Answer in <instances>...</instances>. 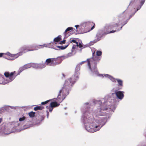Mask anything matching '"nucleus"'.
I'll return each mask as SVG.
<instances>
[{"mask_svg": "<svg viewBox=\"0 0 146 146\" xmlns=\"http://www.w3.org/2000/svg\"><path fill=\"white\" fill-rule=\"evenodd\" d=\"M62 36L61 35H59L57 37L55 38L54 39V42H58L59 41H60L61 39Z\"/></svg>", "mask_w": 146, "mask_h": 146, "instance_id": "nucleus-20", "label": "nucleus"}, {"mask_svg": "<svg viewBox=\"0 0 146 146\" xmlns=\"http://www.w3.org/2000/svg\"><path fill=\"white\" fill-rule=\"evenodd\" d=\"M62 75L63 76H64V77H65V76L64 74H62Z\"/></svg>", "mask_w": 146, "mask_h": 146, "instance_id": "nucleus-40", "label": "nucleus"}, {"mask_svg": "<svg viewBox=\"0 0 146 146\" xmlns=\"http://www.w3.org/2000/svg\"><path fill=\"white\" fill-rule=\"evenodd\" d=\"M27 51H32L36 50V47L32 46H26Z\"/></svg>", "mask_w": 146, "mask_h": 146, "instance_id": "nucleus-16", "label": "nucleus"}, {"mask_svg": "<svg viewBox=\"0 0 146 146\" xmlns=\"http://www.w3.org/2000/svg\"><path fill=\"white\" fill-rule=\"evenodd\" d=\"M76 48V46L75 45H73V46L72 47V49L74 50L75 48Z\"/></svg>", "mask_w": 146, "mask_h": 146, "instance_id": "nucleus-34", "label": "nucleus"}, {"mask_svg": "<svg viewBox=\"0 0 146 146\" xmlns=\"http://www.w3.org/2000/svg\"><path fill=\"white\" fill-rule=\"evenodd\" d=\"M21 51L16 54H12L9 52L7 54L9 55V56L11 57V58L10 59V60H14L15 59L18 58L20 56L22 55L23 53H25L27 52L28 51H27L26 46L22 47L21 48Z\"/></svg>", "mask_w": 146, "mask_h": 146, "instance_id": "nucleus-5", "label": "nucleus"}, {"mask_svg": "<svg viewBox=\"0 0 146 146\" xmlns=\"http://www.w3.org/2000/svg\"><path fill=\"white\" fill-rule=\"evenodd\" d=\"M77 46L78 47L79 46L80 48H82L83 46L80 43L79 44H78V46Z\"/></svg>", "mask_w": 146, "mask_h": 146, "instance_id": "nucleus-33", "label": "nucleus"}, {"mask_svg": "<svg viewBox=\"0 0 146 146\" xmlns=\"http://www.w3.org/2000/svg\"><path fill=\"white\" fill-rule=\"evenodd\" d=\"M44 109V107L42 106H38L35 107L34 108V110L36 111L38 110H41Z\"/></svg>", "mask_w": 146, "mask_h": 146, "instance_id": "nucleus-19", "label": "nucleus"}, {"mask_svg": "<svg viewBox=\"0 0 146 146\" xmlns=\"http://www.w3.org/2000/svg\"><path fill=\"white\" fill-rule=\"evenodd\" d=\"M117 81L118 83V86H120L122 87L123 86V81L119 79H117Z\"/></svg>", "mask_w": 146, "mask_h": 146, "instance_id": "nucleus-23", "label": "nucleus"}, {"mask_svg": "<svg viewBox=\"0 0 146 146\" xmlns=\"http://www.w3.org/2000/svg\"><path fill=\"white\" fill-rule=\"evenodd\" d=\"M102 54V52L100 50L97 51L96 52V56H101Z\"/></svg>", "mask_w": 146, "mask_h": 146, "instance_id": "nucleus-26", "label": "nucleus"}, {"mask_svg": "<svg viewBox=\"0 0 146 146\" xmlns=\"http://www.w3.org/2000/svg\"><path fill=\"white\" fill-rule=\"evenodd\" d=\"M108 110V108H103L102 107H101L100 110L99 111H103L106 110Z\"/></svg>", "mask_w": 146, "mask_h": 146, "instance_id": "nucleus-28", "label": "nucleus"}, {"mask_svg": "<svg viewBox=\"0 0 146 146\" xmlns=\"http://www.w3.org/2000/svg\"><path fill=\"white\" fill-rule=\"evenodd\" d=\"M78 78V76L74 75L65 81L62 88L66 92V95L68 94L69 88L75 83Z\"/></svg>", "mask_w": 146, "mask_h": 146, "instance_id": "nucleus-2", "label": "nucleus"}, {"mask_svg": "<svg viewBox=\"0 0 146 146\" xmlns=\"http://www.w3.org/2000/svg\"><path fill=\"white\" fill-rule=\"evenodd\" d=\"M8 52H8L6 54L3 53H0V57H2L3 56L4 57H5V58H7V56H9L7 54Z\"/></svg>", "mask_w": 146, "mask_h": 146, "instance_id": "nucleus-24", "label": "nucleus"}, {"mask_svg": "<svg viewBox=\"0 0 146 146\" xmlns=\"http://www.w3.org/2000/svg\"><path fill=\"white\" fill-rule=\"evenodd\" d=\"M86 62V61H82V62H80V65H82V64H83L85 62Z\"/></svg>", "mask_w": 146, "mask_h": 146, "instance_id": "nucleus-35", "label": "nucleus"}, {"mask_svg": "<svg viewBox=\"0 0 146 146\" xmlns=\"http://www.w3.org/2000/svg\"><path fill=\"white\" fill-rule=\"evenodd\" d=\"M76 73L77 74L78 73H78H77L76 72V73H75V75L76 74Z\"/></svg>", "mask_w": 146, "mask_h": 146, "instance_id": "nucleus-41", "label": "nucleus"}, {"mask_svg": "<svg viewBox=\"0 0 146 146\" xmlns=\"http://www.w3.org/2000/svg\"><path fill=\"white\" fill-rule=\"evenodd\" d=\"M73 31V28L71 27H69L66 29L64 32V34L66 36L71 31L72 32Z\"/></svg>", "mask_w": 146, "mask_h": 146, "instance_id": "nucleus-14", "label": "nucleus"}, {"mask_svg": "<svg viewBox=\"0 0 146 146\" xmlns=\"http://www.w3.org/2000/svg\"><path fill=\"white\" fill-rule=\"evenodd\" d=\"M106 76H108L109 78H110L112 82H116V81H117V79H115L113 78V77L111 76H109V75L107 74L106 75Z\"/></svg>", "mask_w": 146, "mask_h": 146, "instance_id": "nucleus-21", "label": "nucleus"}, {"mask_svg": "<svg viewBox=\"0 0 146 146\" xmlns=\"http://www.w3.org/2000/svg\"><path fill=\"white\" fill-rule=\"evenodd\" d=\"M26 119V117L25 116H23L22 117H20L19 118V121H24Z\"/></svg>", "mask_w": 146, "mask_h": 146, "instance_id": "nucleus-29", "label": "nucleus"}, {"mask_svg": "<svg viewBox=\"0 0 146 146\" xmlns=\"http://www.w3.org/2000/svg\"><path fill=\"white\" fill-rule=\"evenodd\" d=\"M119 25L117 23L113 24L112 25H107L105 27V31H106L105 34L114 33L119 30L117 29Z\"/></svg>", "mask_w": 146, "mask_h": 146, "instance_id": "nucleus-4", "label": "nucleus"}, {"mask_svg": "<svg viewBox=\"0 0 146 146\" xmlns=\"http://www.w3.org/2000/svg\"><path fill=\"white\" fill-rule=\"evenodd\" d=\"M141 1L140 2V4L141 5V6L143 5V4L144 3L145 1V0H141Z\"/></svg>", "mask_w": 146, "mask_h": 146, "instance_id": "nucleus-31", "label": "nucleus"}, {"mask_svg": "<svg viewBox=\"0 0 146 146\" xmlns=\"http://www.w3.org/2000/svg\"><path fill=\"white\" fill-rule=\"evenodd\" d=\"M69 44H68V45L65 46H58L57 47L61 50H63L66 48H67V47L68 46Z\"/></svg>", "mask_w": 146, "mask_h": 146, "instance_id": "nucleus-25", "label": "nucleus"}, {"mask_svg": "<svg viewBox=\"0 0 146 146\" xmlns=\"http://www.w3.org/2000/svg\"><path fill=\"white\" fill-rule=\"evenodd\" d=\"M15 74V71L11 72L10 73L9 72H5L4 73L5 76L7 78H9L7 81H5L3 76H0V84H5L7 83L12 81L15 78L16 75Z\"/></svg>", "mask_w": 146, "mask_h": 146, "instance_id": "nucleus-3", "label": "nucleus"}, {"mask_svg": "<svg viewBox=\"0 0 146 146\" xmlns=\"http://www.w3.org/2000/svg\"><path fill=\"white\" fill-rule=\"evenodd\" d=\"M60 105V104H58L56 102H52L49 106H47L46 108L47 109H49L50 112H51L53 110L54 108Z\"/></svg>", "mask_w": 146, "mask_h": 146, "instance_id": "nucleus-9", "label": "nucleus"}, {"mask_svg": "<svg viewBox=\"0 0 146 146\" xmlns=\"http://www.w3.org/2000/svg\"><path fill=\"white\" fill-rule=\"evenodd\" d=\"M128 13L127 10H125L121 15V16L119 19V20L121 19L122 21L121 22V24L123 26L126 24L129 20L132 17V16L134 15V13L132 15H130L129 18L127 19L126 18V16L127 15Z\"/></svg>", "mask_w": 146, "mask_h": 146, "instance_id": "nucleus-6", "label": "nucleus"}, {"mask_svg": "<svg viewBox=\"0 0 146 146\" xmlns=\"http://www.w3.org/2000/svg\"><path fill=\"white\" fill-rule=\"evenodd\" d=\"M35 112L33 111H31L29 113L28 115L30 117L33 118L35 117Z\"/></svg>", "mask_w": 146, "mask_h": 146, "instance_id": "nucleus-22", "label": "nucleus"}, {"mask_svg": "<svg viewBox=\"0 0 146 146\" xmlns=\"http://www.w3.org/2000/svg\"><path fill=\"white\" fill-rule=\"evenodd\" d=\"M47 117H48V114H49V112L48 111H47Z\"/></svg>", "mask_w": 146, "mask_h": 146, "instance_id": "nucleus-39", "label": "nucleus"}, {"mask_svg": "<svg viewBox=\"0 0 146 146\" xmlns=\"http://www.w3.org/2000/svg\"><path fill=\"white\" fill-rule=\"evenodd\" d=\"M77 69V70H80V67L79 66H77L76 67V69Z\"/></svg>", "mask_w": 146, "mask_h": 146, "instance_id": "nucleus-36", "label": "nucleus"}, {"mask_svg": "<svg viewBox=\"0 0 146 146\" xmlns=\"http://www.w3.org/2000/svg\"><path fill=\"white\" fill-rule=\"evenodd\" d=\"M52 66H55L60 64L62 60V57H58L56 58H52Z\"/></svg>", "mask_w": 146, "mask_h": 146, "instance_id": "nucleus-10", "label": "nucleus"}, {"mask_svg": "<svg viewBox=\"0 0 146 146\" xmlns=\"http://www.w3.org/2000/svg\"><path fill=\"white\" fill-rule=\"evenodd\" d=\"M50 101V100H47L45 102H41V104L42 105H45V104H47V103H48Z\"/></svg>", "mask_w": 146, "mask_h": 146, "instance_id": "nucleus-30", "label": "nucleus"}, {"mask_svg": "<svg viewBox=\"0 0 146 146\" xmlns=\"http://www.w3.org/2000/svg\"><path fill=\"white\" fill-rule=\"evenodd\" d=\"M96 39L91 42V43L92 44H94L101 39V37L100 34H97L96 35Z\"/></svg>", "mask_w": 146, "mask_h": 146, "instance_id": "nucleus-15", "label": "nucleus"}, {"mask_svg": "<svg viewBox=\"0 0 146 146\" xmlns=\"http://www.w3.org/2000/svg\"><path fill=\"white\" fill-rule=\"evenodd\" d=\"M31 67L34 68V63H29L24 65L23 66L20 68L19 71L20 72H21L23 70L29 68Z\"/></svg>", "mask_w": 146, "mask_h": 146, "instance_id": "nucleus-11", "label": "nucleus"}, {"mask_svg": "<svg viewBox=\"0 0 146 146\" xmlns=\"http://www.w3.org/2000/svg\"><path fill=\"white\" fill-rule=\"evenodd\" d=\"M79 26V25H76L75 27L77 28Z\"/></svg>", "mask_w": 146, "mask_h": 146, "instance_id": "nucleus-37", "label": "nucleus"}, {"mask_svg": "<svg viewBox=\"0 0 146 146\" xmlns=\"http://www.w3.org/2000/svg\"><path fill=\"white\" fill-rule=\"evenodd\" d=\"M2 121V119L1 118H0V123Z\"/></svg>", "mask_w": 146, "mask_h": 146, "instance_id": "nucleus-38", "label": "nucleus"}, {"mask_svg": "<svg viewBox=\"0 0 146 146\" xmlns=\"http://www.w3.org/2000/svg\"><path fill=\"white\" fill-rule=\"evenodd\" d=\"M82 25L83 27H85L86 29H89L88 32H89L93 29L95 26V25L94 23L90 22L84 23Z\"/></svg>", "mask_w": 146, "mask_h": 146, "instance_id": "nucleus-7", "label": "nucleus"}, {"mask_svg": "<svg viewBox=\"0 0 146 146\" xmlns=\"http://www.w3.org/2000/svg\"><path fill=\"white\" fill-rule=\"evenodd\" d=\"M66 40H63V41H61L60 42V44H64L65 43Z\"/></svg>", "mask_w": 146, "mask_h": 146, "instance_id": "nucleus-32", "label": "nucleus"}, {"mask_svg": "<svg viewBox=\"0 0 146 146\" xmlns=\"http://www.w3.org/2000/svg\"><path fill=\"white\" fill-rule=\"evenodd\" d=\"M101 128V127H100V125H95L93 127V128L94 129L93 131H91L92 132H96L99 130Z\"/></svg>", "mask_w": 146, "mask_h": 146, "instance_id": "nucleus-18", "label": "nucleus"}, {"mask_svg": "<svg viewBox=\"0 0 146 146\" xmlns=\"http://www.w3.org/2000/svg\"><path fill=\"white\" fill-rule=\"evenodd\" d=\"M66 92L62 88L60 90L59 94L57 97V98L58 100L60 102H62L64 100L66 96L68 95H66Z\"/></svg>", "mask_w": 146, "mask_h": 146, "instance_id": "nucleus-8", "label": "nucleus"}, {"mask_svg": "<svg viewBox=\"0 0 146 146\" xmlns=\"http://www.w3.org/2000/svg\"><path fill=\"white\" fill-rule=\"evenodd\" d=\"M123 92L121 91H115V94L117 98L120 99L122 100L124 97Z\"/></svg>", "mask_w": 146, "mask_h": 146, "instance_id": "nucleus-12", "label": "nucleus"}, {"mask_svg": "<svg viewBox=\"0 0 146 146\" xmlns=\"http://www.w3.org/2000/svg\"><path fill=\"white\" fill-rule=\"evenodd\" d=\"M72 42H73L74 43H75L77 46H78V42H77L74 39L71 40V39H70V43H72Z\"/></svg>", "mask_w": 146, "mask_h": 146, "instance_id": "nucleus-27", "label": "nucleus"}, {"mask_svg": "<svg viewBox=\"0 0 146 146\" xmlns=\"http://www.w3.org/2000/svg\"><path fill=\"white\" fill-rule=\"evenodd\" d=\"M52 58H48L46 60V63L47 65L52 66Z\"/></svg>", "mask_w": 146, "mask_h": 146, "instance_id": "nucleus-17", "label": "nucleus"}, {"mask_svg": "<svg viewBox=\"0 0 146 146\" xmlns=\"http://www.w3.org/2000/svg\"><path fill=\"white\" fill-rule=\"evenodd\" d=\"M46 66L45 64L44 63H34V68H36L42 69L44 68Z\"/></svg>", "mask_w": 146, "mask_h": 146, "instance_id": "nucleus-13", "label": "nucleus"}, {"mask_svg": "<svg viewBox=\"0 0 146 146\" xmlns=\"http://www.w3.org/2000/svg\"><path fill=\"white\" fill-rule=\"evenodd\" d=\"M95 51L92 54V57L90 59H88L86 61L89 69L93 72L97 71V64L101 59V57L94 54Z\"/></svg>", "mask_w": 146, "mask_h": 146, "instance_id": "nucleus-1", "label": "nucleus"}, {"mask_svg": "<svg viewBox=\"0 0 146 146\" xmlns=\"http://www.w3.org/2000/svg\"><path fill=\"white\" fill-rule=\"evenodd\" d=\"M121 89V88H119V89H118V90H119V89Z\"/></svg>", "mask_w": 146, "mask_h": 146, "instance_id": "nucleus-42", "label": "nucleus"}]
</instances>
